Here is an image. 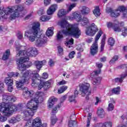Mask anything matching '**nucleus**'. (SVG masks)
Returning a JSON list of instances; mask_svg holds the SVG:
<instances>
[{
    "label": "nucleus",
    "instance_id": "44",
    "mask_svg": "<svg viewBox=\"0 0 127 127\" xmlns=\"http://www.w3.org/2000/svg\"><path fill=\"white\" fill-rule=\"evenodd\" d=\"M73 44H74V39L72 38L65 43V45H67L69 48H70V46L69 45H73Z\"/></svg>",
    "mask_w": 127,
    "mask_h": 127
},
{
    "label": "nucleus",
    "instance_id": "57",
    "mask_svg": "<svg viewBox=\"0 0 127 127\" xmlns=\"http://www.w3.org/2000/svg\"><path fill=\"white\" fill-rule=\"evenodd\" d=\"M32 2H33V0H27L25 3L27 5H30Z\"/></svg>",
    "mask_w": 127,
    "mask_h": 127
},
{
    "label": "nucleus",
    "instance_id": "40",
    "mask_svg": "<svg viewBox=\"0 0 127 127\" xmlns=\"http://www.w3.org/2000/svg\"><path fill=\"white\" fill-rule=\"evenodd\" d=\"M69 127H77V122L75 121H70L68 123Z\"/></svg>",
    "mask_w": 127,
    "mask_h": 127
},
{
    "label": "nucleus",
    "instance_id": "24",
    "mask_svg": "<svg viewBox=\"0 0 127 127\" xmlns=\"http://www.w3.org/2000/svg\"><path fill=\"white\" fill-rule=\"evenodd\" d=\"M73 17L75 19L77 22H80V21H82V15L80 14H78L77 12H74L72 13Z\"/></svg>",
    "mask_w": 127,
    "mask_h": 127
},
{
    "label": "nucleus",
    "instance_id": "3",
    "mask_svg": "<svg viewBox=\"0 0 127 127\" xmlns=\"http://www.w3.org/2000/svg\"><path fill=\"white\" fill-rule=\"evenodd\" d=\"M54 32H46L45 34L41 32H25V37H27L30 42H34L37 47H41L45 44L48 39V37L53 36Z\"/></svg>",
    "mask_w": 127,
    "mask_h": 127
},
{
    "label": "nucleus",
    "instance_id": "19",
    "mask_svg": "<svg viewBox=\"0 0 127 127\" xmlns=\"http://www.w3.org/2000/svg\"><path fill=\"white\" fill-rule=\"evenodd\" d=\"M65 36H68L69 37H75V38H79L81 35L80 32H64L63 33Z\"/></svg>",
    "mask_w": 127,
    "mask_h": 127
},
{
    "label": "nucleus",
    "instance_id": "62",
    "mask_svg": "<svg viewBox=\"0 0 127 127\" xmlns=\"http://www.w3.org/2000/svg\"><path fill=\"white\" fill-rule=\"evenodd\" d=\"M59 85H65L66 84V81L65 80H62L58 82Z\"/></svg>",
    "mask_w": 127,
    "mask_h": 127
},
{
    "label": "nucleus",
    "instance_id": "36",
    "mask_svg": "<svg viewBox=\"0 0 127 127\" xmlns=\"http://www.w3.org/2000/svg\"><path fill=\"white\" fill-rule=\"evenodd\" d=\"M120 92H121V87H120V86H118L117 88H114L112 90V93L115 94V95H119Z\"/></svg>",
    "mask_w": 127,
    "mask_h": 127
},
{
    "label": "nucleus",
    "instance_id": "30",
    "mask_svg": "<svg viewBox=\"0 0 127 127\" xmlns=\"http://www.w3.org/2000/svg\"><path fill=\"white\" fill-rule=\"evenodd\" d=\"M64 36H65V35H64V32H63V33H62V32L57 33V41H61V40H62L63 38H64Z\"/></svg>",
    "mask_w": 127,
    "mask_h": 127
},
{
    "label": "nucleus",
    "instance_id": "26",
    "mask_svg": "<svg viewBox=\"0 0 127 127\" xmlns=\"http://www.w3.org/2000/svg\"><path fill=\"white\" fill-rule=\"evenodd\" d=\"M43 62H46L45 61L39 62V61H35L34 62V65L36 66L37 69L38 70H40L41 68H42V65H43Z\"/></svg>",
    "mask_w": 127,
    "mask_h": 127
},
{
    "label": "nucleus",
    "instance_id": "14",
    "mask_svg": "<svg viewBox=\"0 0 127 127\" xmlns=\"http://www.w3.org/2000/svg\"><path fill=\"white\" fill-rule=\"evenodd\" d=\"M107 26L108 28H113L114 31L118 32H121L122 29L117 24L112 23V22H107Z\"/></svg>",
    "mask_w": 127,
    "mask_h": 127
},
{
    "label": "nucleus",
    "instance_id": "31",
    "mask_svg": "<svg viewBox=\"0 0 127 127\" xmlns=\"http://www.w3.org/2000/svg\"><path fill=\"white\" fill-rule=\"evenodd\" d=\"M9 55H10V50H9V49H8L6 51H5V53L3 55V60H6L7 59H8Z\"/></svg>",
    "mask_w": 127,
    "mask_h": 127
},
{
    "label": "nucleus",
    "instance_id": "7",
    "mask_svg": "<svg viewBox=\"0 0 127 127\" xmlns=\"http://www.w3.org/2000/svg\"><path fill=\"white\" fill-rule=\"evenodd\" d=\"M32 77V87H37L38 86L39 90L41 89L42 88H44V83H42V78L39 75L36 71H33L31 74Z\"/></svg>",
    "mask_w": 127,
    "mask_h": 127
},
{
    "label": "nucleus",
    "instance_id": "56",
    "mask_svg": "<svg viewBox=\"0 0 127 127\" xmlns=\"http://www.w3.org/2000/svg\"><path fill=\"white\" fill-rule=\"evenodd\" d=\"M91 122V116L89 115V116L87 118V125L86 127H90V123Z\"/></svg>",
    "mask_w": 127,
    "mask_h": 127
},
{
    "label": "nucleus",
    "instance_id": "61",
    "mask_svg": "<svg viewBox=\"0 0 127 127\" xmlns=\"http://www.w3.org/2000/svg\"><path fill=\"white\" fill-rule=\"evenodd\" d=\"M96 66L99 68V69H101L102 67H103V64L102 63H96Z\"/></svg>",
    "mask_w": 127,
    "mask_h": 127
},
{
    "label": "nucleus",
    "instance_id": "38",
    "mask_svg": "<svg viewBox=\"0 0 127 127\" xmlns=\"http://www.w3.org/2000/svg\"><path fill=\"white\" fill-rule=\"evenodd\" d=\"M67 88L68 87L65 85L62 86L60 88V89L58 90V94H62V93H64V91H66V90H67Z\"/></svg>",
    "mask_w": 127,
    "mask_h": 127
},
{
    "label": "nucleus",
    "instance_id": "58",
    "mask_svg": "<svg viewBox=\"0 0 127 127\" xmlns=\"http://www.w3.org/2000/svg\"><path fill=\"white\" fill-rule=\"evenodd\" d=\"M51 0H44V2L45 5H48V4H50V2Z\"/></svg>",
    "mask_w": 127,
    "mask_h": 127
},
{
    "label": "nucleus",
    "instance_id": "22",
    "mask_svg": "<svg viewBox=\"0 0 127 127\" xmlns=\"http://www.w3.org/2000/svg\"><path fill=\"white\" fill-rule=\"evenodd\" d=\"M56 101V98L54 96L51 97L49 98L48 103V106L49 108H52L55 102Z\"/></svg>",
    "mask_w": 127,
    "mask_h": 127
},
{
    "label": "nucleus",
    "instance_id": "47",
    "mask_svg": "<svg viewBox=\"0 0 127 127\" xmlns=\"http://www.w3.org/2000/svg\"><path fill=\"white\" fill-rule=\"evenodd\" d=\"M44 13H45V11H44L43 8H40L37 11V14L40 16L44 14Z\"/></svg>",
    "mask_w": 127,
    "mask_h": 127
},
{
    "label": "nucleus",
    "instance_id": "53",
    "mask_svg": "<svg viewBox=\"0 0 127 127\" xmlns=\"http://www.w3.org/2000/svg\"><path fill=\"white\" fill-rule=\"evenodd\" d=\"M42 78V79H47V78H48V74H47V72H44L43 73V76Z\"/></svg>",
    "mask_w": 127,
    "mask_h": 127
},
{
    "label": "nucleus",
    "instance_id": "6",
    "mask_svg": "<svg viewBox=\"0 0 127 127\" xmlns=\"http://www.w3.org/2000/svg\"><path fill=\"white\" fill-rule=\"evenodd\" d=\"M61 27L64 30L60 31L59 32H80L81 30L78 27H75L74 25L70 24L68 21L65 19H63L60 23ZM65 28V30L64 29Z\"/></svg>",
    "mask_w": 127,
    "mask_h": 127
},
{
    "label": "nucleus",
    "instance_id": "35",
    "mask_svg": "<svg viewBox=\"0 0 127 127\" xmlns=\"http://www.w3.org/2000/svg\"><path fill=\"white\" fill-rule=\"evenodd\" d=\"M117 10L120 12H125V11H127V9L124 5H120L118 6Z\"/></svg>",
    "mask_w": 127,
    "mask_h": 127
},
{
    "label": "nucleus",
    "instance_id": "32",
    "mask_svg": "<svg viewBox=\"0 0 127 127\" xmlns=\"http://www.w3.org/2000/svg\"><path fill=\"white\" fill-rule=\"evenodd\" d=\"M93 13L95 16H99L101 15V12H100V7L96 6L93 10Z\"/></svg>",
    "mask_w": 127,
    "mask_h": 127
},
{
    "label": "nucleus",
    "instance_id": "34",
    "mask_svg": "<svg viewBox=\"0 0 127 127\" xmlns=\"http://www.w3.org/2000/svg\"><path fill=\"white\" fill-rule=\"evenodd\" d=\"M51 86V83H50V81H48L46 82H44V89L45 91H47V90H48L49 88Z\"/></svg>",
    "mask_w": 127,
    "mask_h": 127
},
{
    "label": "nucleus",
    "instance_id": "55",
    "mask_svg": "<svg viewBox=\"0 0 127 127\" xmlns=\"http://www.w3.org/2000/svg\"><path fill=\"white\" fill-rule=\"evenodd\" d=\"M17 37L18 39H22L23 38V36L22 35V33H18L17 34Z\"/></svg>",
    "mask_w": 127,
    "mask_h": 127
},
{
    "label": "nucleus",
    "instance_id": "4",
    "mask_svg": "<svg viewBox=\"0 0 127 127\" xmlns=\"http://www.w3.org/2000/svg\"><path fill=\"white\" fill-rule=\"evenodd\" d=\"M24 9V7L21 5H18L12 6L11 8H8V10H0V17L5 19L7 17V14L13 12L10 15V17L12 19H15L16 17L19 16V12L22 11ZM14 11V12H13Z\"/></svg>",
    "mask_w": 127,
    "mask_h": 127
},
{
    "label": "nucleus",
    "instance_id": "54",
    "mask_svg": "<svg viewBox=\"0 0 127 127\" xmlns=\"http://www.w3.org/2000/svg\"><path fill=\"white\" fill-rule=\"evenodd\" d=\"M54 27H49L46 31V32H54Z\"/></svg>",
    "mask_w": 127,
    "mask_h": 127
},
{
    "label": "nucleus",
    "instance_id": "43",
    "mask_svg": "<svg viewBox=\"0 0 127 127\" xmlns=\"http://www.w3.org/2000/svg\"><path fill=\"white\" fill-rule=\"evenodd\" d=\"M102 34H103V33L102 32H100V33H98L95 38V41L94 42V43H96V44H98V40H99V39H100V37H101V36H102Z\"/></svg>",
    "mask_w": 127,
    "mask_h": 127
},
{
    "label": "nucleus",
    "instance_id": "60",
    "mask_svg": "<svg viewBox=\"0 0 127 127\" xmlns=\"http://www.w3.org/2000/svg\"><path fill=\"white\" fill-rule=\"evenodd\" d=\"M8 86V92H11L13 90V87L12 85H7Z\"/></svg>",
    "mask_w": 127,
    "mask_h": 127
},
{
    "label": "nucleus",
    "instance_id": "41",
    "mask_svg": "<svg viewBox=\"0 0 127 127\" xmlns=\"http://www.w3.org/2000/svg\"><path fill=\"white\" fill-rule=\"evenodd\" d=\"M119 59V57L117 55L114 56L112 59L110 60L109 63L110 64H114L116 62V61H118Z\"/></svg>",
    "mask_w": 127,
    "mask_h": 127
},
{
    "label": "nucleus",
    "instance_id": "17",
    "mask_svg": "<svg viewBox=\"0 0 127 127\" xmlns=\"http://www.w3.org/2000/svg\"><path fill=\"white\" fill-rule=\"evenodd\" d=\"M99 31V29L95 23H93L91 24L90 26L86 28V32H98Z\"/></svg>",
    "mask_w": 127,
    "mask_h": 127
},
{
    "label": "nucleus",
    "instance_id": "51",
    "mask_svg": "<svg viewBox=\"0 0 127 127\" xmlns=\"http://www.w3.org/2000/svg\"><path fill=\"white\" fill-rule=\"evenodd\" d=\"M6 120H7V118L6 117L0 116V122L3 123L4 122H5Z\"/></svg>",
    "mask_w": 127,
    "mask_h": 127
},
{
    "label": "nucleus",
    "instance_id": "2",
    "mask_svg": "<svg viewBox=\"0 0 127 127\" xmlns=\"http://www.w3.org/2000/svg\"><path fill=\"white\" fill-rule=\"evenodd\" d=\"M16 101L14 96L8 93L2 95V102L0 104V112L3 116L9 117L11 114L17 111V108H21L22 104H20L17 107L13 103Z\"/></svg>",
    "mask_w": 127,
    "mask_h": 127
},
{
    "label": "nucleus",
    "instance_id": "25",
    "mask_svg": "<svg viewBox=\"0 0 127 127\" xmlns=\"http://www.w3.org/2000/svg\"><path fill=\"white\" fill-rule=\"evenodd\" d=\"M90 10L89 7L85 6H83L82 7V9L81 10V13L83 15H86V14H89V13H90Z\"/></svg>",
    "mask_w": 127,
    "mask_h": 127
},
{
    "label": "nucleus",
    "instance_id": "10",
    "mask_svg": "<svg viewBox=\"0 0 127 127\" xmlns=\"http://www.w3.org/2000/svg\"><path fill=\"white\" fill-rule=\"evenodd\" d=\"M80 91L82 92V97H85L86 95V99L89 100V95H91V91L89 90L90 88V84L89 83H82L79 84Z\"/></svg>",
    "mask_w": 127,
    "mask_h": 127
},
{
    "label": "nucleus",
    "instance_id": "1",
    "mask_svg": "<svg viewBox=\"0 0 127 127\" xmlns=\"http://www.w3.org/2000/svg\"><path fill=\"white\" fill-rule=\"evenodd\" d=\"M37 54V50L35 48H29L27 51L21 50L17 53L16 58L20 57V59L16 60L19 70L21 72H23L26 68H29L32 65V64L31 62H29V57H33Z\"/></svg>",
    "mask_w": 127,
    "mask_h": 127
},
{
    "label": "nucleus",
    "instance_id": "49",
    "mask_svg": "<svg viewBox=\"0 0 127 127\" xmlns=\"http://www.w3.org/2000/svg\"><path fill=\"white\" fill-rule=\"evenodd\" d=\"M3 91H4V88L3 87V83L0 82V94H1V93H3Z\"/></svg>",
    "mask_w": 127,
    "mask_h": 127
},
{
    "label": "nucleus",
    "instance_id": "33",
    "mask_svg": "<svg viewBox=\"0 0 127 127\" xmlns=\"http://www.w3.org/2000/svg\"><path fill=\"white\" fill-rule=\"evenodd\" d=\"M101 77L95 78L93 82V85L94 86H98L99 84H101Z\"/></svg>",
    "mask_w": 127,
    "mask_h": 127
},
{
    "label": "nucleus",
    "instance_id": "29",
    "mask_svg": "<svg viewBox=\"0 0 127 127\" xmlns=\"http://www.w3.org/2000/svg\"><path fill=\"white\" fill-rule=\"evenodd\" d=\"M97 115L99 118H104L105 117V111L103 108H99L97 111Z\"/></svg>",
    "mask_w": 127,
    "mask_h": 127
},
{
    "label": "nucleus",
    "instance_id": "16",
    "mask_svg": "<svg viewBox=\"0 0 127 127\" xmlns=\"http://www.w3.org/2000/svg\"><path fill=\"white\" fill-rule=\"evenodd\" d=\"M31 30L33 32H40V22H34L32 24Z\"/></svg>",
    "mask_w": 127,
    "mask_h": 127
},
{
    "label": "nucleus",
    "instance_id": "12",
    "mask_svg": "<svg viewBox=\"0 0 127 127\" xmlns=\"http://www.w3.org/2000/svg\"><path fill=\"white\" fill-rule=\"evenodd\" d=\"M61 107V104H58L55 108L53 109L52 112V117H51V125L54 126L56 124V122L58 121L57 117L55 116V114L57 113L58 110H59Z\"/></svg>",
    "mask_w": 127,
    "mask_h": 127
},
{
    "label": "nucleus",
    "instance_id": "46",
    "mask_svg": "<svg viewBox=\"0 0 127 127\" xmlns=\"http://www.w3.org/2000/svg\"><path fill=\"white\" fill-rule=\"evenodd\" d=\"M115 109V106H114V104L112 103H109L108 105V107L107 108V110L109 112H112V111H114V109Z\"/></svg>",
    "mask_w": 127,
    "mask_h": 127
},
{
    "label": "nucleus",
    "instance_id": "37",
    "mask_svg": "<svg viewBox=\"0 0 127 127\" xmlns=\"http://www.w3.org/2000/svg\"><path fill=\"white\" fill-rule=\"evenodd\" d=\"M51 17L50 16H48L47 15H44L40 17V20H41L43 22L47 21V20H49Z\"/></svg>",
    "mask_w": 127,
    "mask_h": 127
},
{
    "label": "nucleus",
    "instance_id": "52",
    "mask_svg": "<svg viewBox=\"0 0 127 127\" xmlns=\"http://www.w3.org/2000/svg\"><path fill=\"white\" fill-rule=\"evenodd\" d=\"M74 55H75V52L74 51H72L69 54V58L70 59H72V58H74Z\"/></svg>",
    "mask_w": 127,
    "mask_h": 127
},
{
    "label": "nucleus",
    "instance_id": "45",
    "mask_svg": "<svg viewBox=\"0 0 127 127\" xmlns=\"http://www.w3.org/2000/svg\"><path fill=\"white\" fill-rule=\"evenodd\" d=\"M76 5H77V3H73L70 4L68 7V9L67 10L68 12H70V11H71V10H72L74 7H76Z\"/></svg>",
    "mask_w": 127,
    "mask_h": 127
},
{
    "label": "nucleus",
    "instance_id": "5",
    "mask_svg": "<svg viewBox=\"0 0 127 127\" xmlns=\"http://www.w3.org/2000/svg\"><path fill=\"white\" fill-rule=\"evenodd\" d=\"M39 103V100H32L28 102L26 104L27 108H25L21 111V113L23 114L25 118L26 117H33L34 114L36 113V111L38 108L37 106Z\"/></svg>",
    "mask_w": 127,
    "mask_h": 127
},
{
    "label": "nucleus",
    "instance_id": "27",
    "mask_svg": "<svg viewBox=\"0 0 127 127\" xmlns=\"http://www.w3.org/2000/svg\"><path fill=\"white\" fill-rule=\"evenodd\" d=\"M67 13H69L67 10L61 9L58 13V16H59V17H62V16H64V15H66Z\"/></svg>",
    "mask_w": 127,
    "mask_h": 127
},
{
    "label": "nucleus",
    "instance_id": "64",
    "mask_svg": "<svg viewBox=\"0 0 127 127\" xmlns=\"http://www.w3.org/2000/svg\"><path fill=\"white\" fill-rule=\"evenodd\" d=\"M13 73H14V72H10L8 73V77H9V78H11V77H13Z\"/></svg>",
    "mask_w": 127,
    "mask_h": 127
},
{
    "label": "nucleus",
    "instance_id": "23",
    "mask_svg": "<svg viewBox=\"0 0 127 127\" xmlns=\"http://www.w3.org/2000/svg\"><path fill=\"white\" fill-rule=\"evenodd\" d=\"M106 34H104L101 42L100 52L104 51V48H105V45L106 44Z\"/></svg>",
    "mask_w": 127,
    "mask_h": 127
},
{
    "label": "nucleus",
    "instance_id": "59",
    "mask_svg": "<svg viewBox=\"0 0 127 127\" xmlns=\"http://www.w3.org/2000/svg\"><path fill=\"white\" fill-rule=\"evenodd\" d=\"M85 33L88 36H94L95 35V33L94 32H86Z\"/></svg>",
    "mask_w": 127,
    "mask_h": 127
},
{
    "label": "nucleus",
    "instance_id": "50",
    "mask_svg": "<svg viewBox=\"0 0 127 127\" xmlns=\"http://www.w3.org/2000/svg\"><path fill=\"white\" fill-rule=\"evenodd\" d=\"M8 122L10 124H15V123H16V120H15V117H12L8 120Z\"/></svg>",
    "mask_w": 127,
    "mask_h": 127
},
{
    "label": "nucleus",
    "instance_id": "18",
    "mask_svg": "<svg viewBox=\"0 0 127 127\" xmlns=\"http://www.w3.org/2000/svg\"><path fill=\"white\" fill-rule=\"evenodd\" d=\"M107 12L110 13L111 16L112 17H118V16H120V14L117 9L116 10H113L111 8L107 9Z\"/></svg>",
    "mask_w": 127,
    "mask_h": 127
},
{
    "label": "nucleus",
    "instance_id": "13",
    "mask_svg": "<svg viewBox=\"0 0 127 127\" xmlns=\"http://www.w3.org/2000/svg\"><path fill=\"white\" fill-rule=\"evenodd\" d=\"M32 127H47V124L44 123L42 124L41 119L37 117L33 120Z\"/></svg>",
    "mask_w": 127,
    "mask_h": 127
},
{
    "label": "nucleus",
    "instance_id": "15",
    "mask_svg": "<svg viewBox=\"0 0 127 127\" xmlns=\"http://www.w3.org/2000/svg\"><path fill=\"white\" fill-rule=\"evenodd\" d=\"M98 50L99 47H98V44L93 43L90 47V54L92 56H94V55H96L98 53Z\"/></svg>",
    "mask_w": 127,
    "mask_h": 127
},
{
    "label": "nucleus",
    "instance_id": "28",
    "mask_svg": "<svg viewBox=\"0 0 127 127\" xmlns=\"http://www.w3.org/2000/svg\"><path fill=\"white\" fill-rule=\"evenodd\" d=\"M4 81L7 86H12L13 85V80L9 77H6Z\"/></svg>",
    "mask_w": 127,
    "mask_h": 127
},
{
    "label": "nucleus",
    "instance_id": "8",
    "mask_svg": "<svg viewBox=\"0 0 127 127\" xmlns=\"http://www.w3.org/2000/svg\"><path fill=\"white\" fill-rule=\"evenodd\" d=\"M23 95L25 99L30 100L28 102L39 101V95L33 94L32 91L28 90L27 87H25L23 89Z\"/></svg>",
    "mask_w": 127,
    "mask_h": 127
},
{
    "label": "nucleus",
    "instance_id": "48",
    "mask_svg": "<svg viewBox=\"0 0 127 127\" xmlns=\"http://www.w3.org/2000/svg\"><path fill=\"white\" fill-rule=\"evenodd\" d=\"M75 97L74 95H70L69 97L68 101L70 102V103H72L74 102V103H76V100H75Z\"/></svg>",
    "mask_w": 127,
    "mask_h": 127
},
{
    "label": "nucleus",
    "instance_id": "11",
    "mask_svg": "<svg viewBox=\"0 0 127 127\" xmlns=\"http://www.w3.org/2000/svg\"><path fill=\"white\" fill-rule=\"evenodd\" d=\"M121 69H125L126 72L124 74L122 73L120 75V77H116L114 79V82L115 83H119L122 84L124 82V79L127 76V64H123L120 66Z\"/></svg>",
    "mask_w": 127,
    "mask_h": 127
},
{
    "label": "nucleus",
    "instance_id": "63",
    "mask_svg": "<svg viewBox=\"0 0 127 127\" xmlns=\"http://www.w3.org/2000/svg\"><path fill=\"white\" fill-rule=\"evenodd\" d=\"M74 97L75 98H77L78 97V95H79V93L78 92V91L77 90H75L74 92Z\"/></svg>",
    "mask_w": 127,
    "mask_h": 127
},
{
    "label": "nucleus",
    "instance_id": "39",
    "mask_svg": "<svg viewBox=\"0 0 127 127\" xmlns=\"http://www.w3.org/2000/svg\"><path fill=\"white\" fill-rule=\"evenodd\" d=\"M58 55L59 56H62L63 54H64V51H63V48L61 46L58 47Z\"/></svg>",
    "mask_w": 127,
    "mask_h": 127
},
{
    "label": "nucleus",
    "instance_id": "42",
    "mask_svg": "<svg viewBox=\"0 0 127 127\" xmlns=\"http://www.w3.org/2000/svg\"><path fill=\"white\" fill-rule=\"evenodd\" d=\"M108 44L110 46H114V44H115V39L114 38L110 37L108 39Z\"/></svg>",
    "mask_w": 127,
    "mask_h": 127
},
{
    "label": "nucleus",
    "instance_id": "9",
    "mask_svg": "<svg viewBox=\"0 0 127 127\" xmlns=\"http://www.w3.org/2000/svg\"><path fill=\"white\" fill-rule=\"evenodd\" d=\"M31 73L30 71L27 70L23 74L21 79L19 81H16V86L17 88H21L24 83L28 84V81L30 79Z\"/></svg>",
    "mask_w": 127,
    "mask_h": 127
},
{
    "label": "nucleus",
    "instance_id": "21",
    "mask_svg": "<svg viewBox=\"0 0 127 127\" xmlns=\"http://www.w3.org/2000/svg\"><path fill=\"white\" fill-rule=\"evenodd\" d=\"M113 123L112 122L99 123L95 125L94 127H112Z\"/></svg>",
    "mask_w": 127,
    "mask_h": 127
},
{
    "label": "nucleus",
    "instance_id": "20",
    "mask_svg": "<svg viewBox=\"0 0 127 127\" xmlns=\"http://www.w3.org/2000/svg\"><path fill=\"white\" fill-rule=\"evenodd\" d=\"M57 9V4H52L47 10V14L48 15H51L52 14H53L55 11H56V10Z\"/></svg>",
    "mask_w": 127,
    "mask_h": 127
}]
</instances>
